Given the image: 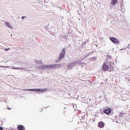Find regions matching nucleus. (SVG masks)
<instances>
[{
	"mask_svg": "<svg viewBox=\"0 0 130 130\" xmlns=\"http://www.w3.org/2000/svg\"><path fill=\"white\" fill-rule=\"evenodd\" d=\"M106 81H107V79H106Z\"/></svg>",
	"mask_w": 130,
	"mask_h": 130,
	"instance_id": "16",
	"label": "nucleus"
},
{
	"mask_svg": "<svg viewBox=\"0 0 130 130\" xmlns=\"http://www.w3.org/2000/svg\"><path fill=\"white\" fill-rule=\"evenodd\" d=\"M8 50H10V48H6V49H5V51H8Z\"/></svg>",
	"mask_w": 130,
	"mask_h": 130,
	"instance_id": "12",
	"label": "nucleus"
},
{
	"mask_svg": "<svg viewBox=\"0 0 130 130\" xmlns=\"http://www.w3.org/2000/svg\"><path fill=\"white\" fill-rule=\"evenodd\" d=\"M32 91H36V92H39V91H46V89H31Z\"/></svg>",
	"mask_w": 130,
	"mask_h": 130,
	"instance_id": "8",
	"label": "nucleus"
},
{
	"mask_svg": "<svg viewBox=\"0 0 130 130\" xmlns=\"http://www.w3.org/2000/svg\"><path fill=\"white\" fill-rule=\"evenodd\" d=\"M17 129L18 130H25V127L22 125H18L17 126Z\"/></svg>",
	"mask_w": 130,
	"mask_h": 130,
	"instance_id": "7",
	"label": "nucleus"
},
{
	"mask_svg": "<svg viewBox=\"0 0 130 130\" xmlns=\"http://www.w3.org/2000/svg\"><path fill=\"white\" fill-rule=\"evenodd\" d=\"M109 69V66H108V62H104L102 66V69L104 72H107Z\"/></svg>",
	"mask_w": 130,
	"mask_h": 130,
	"instance_id": "2",
	"label": "nucleus"
},
{
	"mask_svg": "<svg viewBox=\"0 0 130 130\" xmlns=\"http://www.w3.org/2000/svg\"><path fill=\"white\" fill-rule=\"evenodd\" d=\"M21 18H22V20H24V18H25V17L22 16Z\"/></svg>",
	"mask_w": 130,
	"mask_h": 130,
	"instance_id": "14",
	"label": "nucleus"
},
{
	"mask_svg": "<svg viewBox=\"0 0 130 130\" xmlns=\"http://www.w3.org/2000/svg\"><path fill=\"white\" fill-rule=\"evenodd\" d=\"M110 40H111V41L114 43V44H116V45H118L119 44V40H118V39L112 37H110L109 38Z\"/></svg>",
	"mask_w": 130,
	"mask_h": 130,
	"instance_id": "1",
	"label": "nucleus"
},
{
	"mask_svg": "<svg viewBox=\"0 0 130 130\" xmlns=\"http://www.w3.org/2000/svg\"><path fill=\"white\" fill-rule=\"evenodd\" d=\"M0 68H3V66H0Z\"/></svg>",
	"mask_w": 130,
	"mask_h": 130,
	"instance_id": "15",
	"label": "nucleus"
},
{
	"mask_svg": "<svg viewBox=\"0 0 130 130\" xmlns=\"http://www.w3.org/2000/svg\"><path fill=\"white\" fill-rule=\"evenodd\" d=\"M111 4L112 6H114V5L117 4V0H111Z\"/></svg>",
	"mask_w": 130,
	"mask_h": 130,
	"instance_id": "9",
	"label": "nucleus"
},
{
	"mask_svg": "<svg viewBox=\"0 0 130 130\" xmlns=\"http://www.w3.org/2000/svg\"><path fill=\"white\" fill-rule=\"evenodd\" d=\"M104 113H105L106 114H110L111 113V108H108L106 109H105L104 110Z\"/></svg>",
	"mask_w": 130,
	"mask_h": 130,
	"instance_id": "6",
	"label": "nucleus"
},
{
	"mask_svg": "<svg viewBox=\"0 0 130 130\" xmlns=\"http://www.w3.org/2000/svg\"><path fill=\"white\" fill-rule=\"evenodd\" d=\"M0 130H4V127L0 126Z\"/></svg>",
	"mask_w": 130,
	"mask_h": 130,
	"instance_id": "13",
	"label": "nucleus"
},
{
	"mask_svg": "<svg viewBox=\"0 0 130 130\" xmlns=\"http://www.w3.org/2000/svg\"><path fill=\"white\" fill-rule=\"evenodd\" d=\"M56 65H48V67L50 68V69H52V68H54V67H56Z\"/></svg>",
	"mask_w": 130,
	"mask_h": 130,
	"instance_id": "11",
	"label": "nucleus"
},
{
	"mask_svg": "<svg viewBox=\"0 0 130 130\" xmlns=\"http://www.w3.org/2000/svg\"><path fill=\"white\" fill-rule=\"evenodd\" d=\"M64 54H66V49H63L61 53L59 55V60H60L61 58H63V57H64Z\"/></svg>",
	"mask_w": 130,
	"mask_h": 130,
	"instance_id": "3",
	"label": "nucleus"
},
{
	"mask_svg": "<svg viewBox=\"0 0 130 130\" xmlns=\"http://www.w3.org/2000/svg\"><path fill=\"white\" fill-rule=\"evenodd\" d=\"M5 25L6 26H7V27H8V28H12V25H11V24H10V23L8 22H5Z\"/></svg>",
	"mask_w": 130,
	"mask_h": 130,
	"instance_id": "10",
	"label": "nucleus"
},
{
	"mask_svg": "<svg viewBox=\"0 0 130 130\" xmlns=\"http://www.w3.org/2000/svg\"><path fill=\"white\" fill-rule=\"evenodd\" d=\"M105 126V123L103 121H100L98 124V126L100 127V128H103Z\"/></svg>",
	"mask_w": 130,
	"mask_h": 130,
	"instance_id": "5",
	"label": "nucleus"
},
{
	"mask_svg": "<svg viewBox=\"0 0 130 130\" xmlns=\"http://www.w3.org/2000/svg\"><path fill=\"white\" fill-rule=\"evenodd\" d=\"M108 67L110 69V71H113L114 70V66H113V63L111 62H108Z\"/></svg>",
	"mask_w": 130,
	"mask_h": 130,
	"instance_id": "4",
	"label": "nucleus"
}]
</instances>
